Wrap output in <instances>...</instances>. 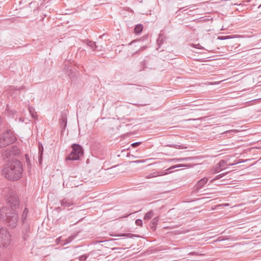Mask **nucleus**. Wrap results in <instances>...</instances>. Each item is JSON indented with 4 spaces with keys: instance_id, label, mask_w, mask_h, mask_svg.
<instances>
[{
    "instance_id": "a211bd4d",
    "label": "nucleus",
    "mask_w": 261,
    "mask_h": 261,
    "mask_svg": "<svg viewBox=\"0 0 261 261\" xmlns=\"http://www.w3.org/2000/svg\"><path fill=\"white\" fill-rule=\"evenodd\" d=\"M87 44L88 46L90 47L93 50H95L97 48V46L95 44V42L93 41L87 40Z\"/></svg>"
},
{
    "instance_id": "9d476101",
    "label": "nucleus",
    "mask_w": 261,
    "mask_h": 261,
    "mask_svg": "<svg viewBox=\"0 0 261 261\" xmlns=\"http://www.w3.org/2000/svg\"><path fill=\"white\" fill-rule=\"evenodd\" d=\"M61 205L64 207H69L73 205V202L71 199L67 198H64L60 201Z\"/></svg>"
},
{
    "instance_id": "473e14b6",
    "label": "nucleus",
    "mask_w": 261,
    "mask_h": 261,
    "mask_svg": "<svg viewBox=\"0 0 261 261\" xmlns=\"http://www.w3.org/2000/svg\"><path fill=\"white\" fill-rule=\"evenodd\" d=\"M191 159V158H180L179 159H178L179 161H187Z\"/></svg>"
},
{
    "instance_id": "e433bc0d",
    "label": "nucleus",
    "mask_w": 261,
    "mask_h": 261,
    "mask_svg": "<svg viewBox=\"0 0 261 261\" xmlns=\"http://www.w3.org/2000/svg\"><path fill=\"white\" fill-rule=\"evenodd\" d=\"M229 205V203H224L222 204H220L219 206H228Z\"/></svg>"
},
{
    "instance_id": "bb28decb",
    "label": "nucleus",
    "mask_w": 261,
    "mask_h": 261,
    "mask_svg": "<svg viewBox=\"0 0 261 261\" xmlns=\"http://www.w3.org/2000/svg\"><path fill=\"white\" fill-rule=\"evenodd\" d=\"M224 174H219L218 175H217L214 179H213L211 181L212 182L214 180H216L217 179H218L221 177H222L223 176Z\"/></svg>"
},
{
    "instance_id": "a878e982",
    "label": "nucleus",
    "mask_w": 261,
    "mask_h": 261,
    "mask_svg": "<svg viewBox=\"0 0 261 261\" xmlns=\"http://www.w3.org/2000/svg\"><path fill=\"white\" fill-rule=\"evenodd\" d=\"M136 224L138 226H141L143 224L142 221L141 219H138L135 221Z\"/></svg>"
},
{
    "instance_id": "6e6552de",
    "label": "nucleus",
    "mask_w": 261,
    "mask_h": 261,
    "mask_svg": "<svg viewBox=\"0 0 261 261\" xmlns=\"http://www.w3.org/2000/svg\"><path fill=\"white\" fill-rule=\"evenodd\" d=\"M19 153V150L14 146L7 148L3 153V156L4 159L8 158L9 156L16 155Z\"/></svg>"
},
{
    "instance_id": "c9c22d12",
    "label": "nucleus",
    "mask_w": 261,
    "mask_h": 261,
    "mask_svg": "<svg viewBox=\"0 0 261 261\" xmlns=\"http://www.w3.org/2000/svg\"><path fill=\"white\" fill-rule=\"evenodd\" d=\"M6 109L8 111V112L9 113H13V112L12 111H10L9 110V106L8 105V104H7V106H6Z\"/></svg>"
},
{
    "instance_id": "7ed1b4c3",
    "label": "nucleus",
    "mask_w": 261,
    "mask_h": 261,
    "mask_svg": "<svg viewBox=\"0 0 261 261\" xmlns=\"http://www.w3.org/2000/svg\"><path fill=\"white\" fill-rule=\"evenodd\" d=\"M16 139V137L13 132L10 129L7 130L0 136V148L14 143Z\"/></svg>"
},
{
    "instance_id": "4468645a",
    "label": "nucleus",
    "mask_w": 261,
    "mask_h": 261,
    "mask_svg": "<svg viewBox=\"0 0 261 261\" xmlns=\"http://www.w3.org/2000/svg\"><path fill=\"white\" fill-rule=\"evenodd\" d=\"M192 167V166H191L190 164H179V165H176L172 166L170 167L169 168L167 169V170H169L170 169H173L175 168H178V167L189 168V167Z\"/></svg>"
},
{
    "instance_id": "5701e85b",
    "label": "nucleus",
    "mask_w": 261,
    "mask_h": 261,
    "mask_svg": "<svg viewBox=\"0 0 261 261\" xmlns=\"http://www.w3.org/2000/svg\"><path fill=\"white\" fill-rule=\"evenodd\" d=\"M43 146H41V147H39V153L40 154L39 161H40V162H41V160H42V153H43Z\"/></svg>"
},
{
    "instance_id": "ea45409f",
    "label": "nucleus",
    "mask_w": 261,
    "mask_h": 261,
    "mask_svg": "<svg viewBox=\"0 0 261 261\" xmlns=\"http://www.w3.org/2000/svg\"><path fill=\"white\" fill-rule=\"evenodd\" d=\"M160 40H161V41L163 40V37L161 35L159 36L158 39V41L159 42Z\"/></svg>"
},
{
    "instance_id": "6ab92c4d",
    "label": "nucleus",
    "mask_w": 261,
    "mask_h": 261,
    "mask_svg": "<svg viewBox=\"0 0 261 261\" xmlns=\"http://www.w3.org/2000/svg\"><path fill=\"white\" fill-rule=\"evenodd\" d=\"M28 213V209L27 208H25L23 210V213H22V216H21V219H22V221L23 223H24L25 220L27 219Z\"/></svg>"
},
{
    "instance_id": "9b49d317",
    "label": "nucleus",
    "mask_w": 261,
    "mask_h": 261,
    "mask_svg": "<svg viewBox=\"0 0 261 261\" xmlns=\"http://www.w3.org/2000/svg\"><path fill=\"white\" fill-rule=\"evenodd\" d=\"M121 123L125 124L126 125H132L135 124V121L133 119H131L128 118L123 117L120 118Z\"/></svg>"
},
{
    "instance_id": "ddd939ff",
    "label": "nucleus",
    "mask_w": 261,
    "mask_h": 261,
    "mask_svg": "<svg viewBox=\"0 0 261 261\" xmlns=\"http://www.w3.org/2000/svg\"><path fill=\"white\" fill-rule=\"evenodd\" d=\"M67 117L66 115H62L61 119H60V123L61 126L63 127L64 129L65 128L67 124Z\"/></svg>"
},
{
    "instance_id": "cd10ccee",
    "label": "nucleus",
    "mask_w": 261,
    "mask_h": 261,
    "mask_svg": "<svg viewBox=\"0 0 261 261\" xmlns=\"http://www.w3.org/2000/svg\"><path fill=\"white\" fill-rule=\"evenodd\" d=\"M117 236H119V237H132L133 236L130 233H122V234L117 235Z\"/></svg>"
},
{
    "instance_id": "0eeeda50",
    "label": "nucleus",
    "mask_w": 261,
    "mask_h": 261,
    "mask_svg": "<svg viewBox=\"0 0 261 261\" xmlns=\"http://www.w3.org/2000/svg\"><path fill=\"white\" fill-rule=\"evenodd\" d=\"M8 202L11 207L12 211L19 207V201L17 196L15 193H12L8 199Z\"/></svg>"
},
{
    "instance_id": "aec40b11",
    "label": "nucleus",
    "mask_w": 261,
    "mask_h": 261,
    "mask_svg": "<svg viewBox=\"0 0 261 261\" xmlns=\"http://www.w3.org/2000/svg\"><path fill=\"white\" fill-rule=\"evenodd\" d=\"M167 170V169H166L165 171H156L157 176H159L165 175L168 174L169 173L172 172L171 171H170L168 172V170Z\"/></svg>"
},
{
    "instance_id": "f8f14e48",
    "label": "nucleus",
    "mask_w": 261,
    "mask_h": 261,
    "mask_svg": "<svg viewBox=\"0 0 261 261\" xmlns=\"http://www.w3.org/2000/svg\"><path fill=\"white\" fill-rule=\"evenodd\" d=\"M159 221L158 217L154 218L151 221L150 226L152 230H154L155 229V226L158 224Z\"/></svg>"
},
{
    "instance_id": "8fccbe9b",
    "label": "nucleus",
    "mask_w": 261,
    "mask_h": 261,
    "mask_svg": "<svg viewBox=\"0 0 261 261\" xmlns=\"http://www.w3.org/2000/svg\"><path fill=\"white\" fill-rule=\"evenodd\" d=\"M25 235L26 234H24V236L23 237V238H24L25 239Z\"/></svg>"
},
{
    "instance_id": "b1692460",
    "label": "nucleus",
    "mask_w": 261,
    "mask_h": 261,
    "mask_svg": "<svg viewBox=\"0 0 261 261\" xmlns=\"http://www.w3.org/2000/svg\"><path fill=\"white\" fill-rule=\"evenodd\" d=\"M188 255H199V256H203L205 255V253H198V252H191L188 254Z\"/></svg>"
},
{
    "instance_id": "f257e3e1",
    "label": "nucleus",
    "mask_w": 261,
    "mask_h": 261,
    "mask_svg": "<svg viewBox=\"0 0 261 261\" xmlns=\"http://www.w3.org/2000/svg\"><path fill=\"white\" fill-rule=\"evenodd\" d=\"M22 165L20 161L15 160L9 162L2 170L3 175L10 180H17L21 177Z\"/></svg>"
},
{
    "instance_id": "2eb2a0df",
    "label": "nucleus",
    "mask_w": 261,
    "mask_h": 261,
    "mask_svg": "<svg viewBox=\"0 0 261 261\" xmlns=\"http://www.w3.org/2000/svg\"><path fill=\"white\" fill-rule=\"evenodd\" d=\"M143 29V27L142 24H137L134 28V32L136 34H139L142 31Z\"/></svg>"
},
{
    "instance_id": "79ce46f5",
    "label": "nucleus",
    "mask_w": 261,
    "mask_h": 261,
    "mask_svg": "<svg viewBox=\"0 0 261 261\" xmlns=\"http://www.w3.org/2000/svg\"><path fill=\"white\" fill-rule=\"evenodd\" d=\"M19 121H21V122H24V118H23L22 117H20L19 118Z\"/></svg>"
},
{
    "instance_id": "4be33fe9",
    "label": "nucleus",
    "mask_w": 261,
    "mask_h": 261,
    "mask_svg": "<svg viewBox=\"0 0 261 261\" xmlns=\"http://www.w3.org/2000/svg\"><path fill=\"white\" fill-rule=\"evenodd\" d=\"M157 176H157L156 172H154L150 173L148 175L146 176L145 178L147 179H148V178H153V177H157Z\"/></svg>"
},
{
    "instance_id": "2f4dec72",
    "label": "nucleus",
    "mask_w": 261,
    "mask_h": 261,
    "mask_svg": "<svg viewBox=\"0 0 261 261\" xmlns=\"http://www.w3.org/2000/svg\"><path fill=\"white\" fill-rule=\"evenodd\" d=\"M146 63H147V61L146 60H144L143 62H141V64H142V65L143 66V69L147 68Z\"/></svg>"
},
{
    "instance_id": "f3484780",
    "label": "nucleus",
    "mask_w": 261,
    "mask_h": 261,
    "mask_svg": "<svg viewBox=\"0 0 261 261\" xmlns=\"http://www.w3.org/2000/svg\"><path fill=\"white\" fill-rule=\"evenodd\" d=\"M76 236V234L71 235V236L69 237L68 238H67L66 240L64 241V243L63 244V245H65L70 243L75 238Z\"/></svg>"
},
{
    "instance_id": "393cba45",
    "label": "nucleus",
    "mask_w": 261,
    "mask_h": 261,
    "mask_svg": "<svg viewBox=\"0 0 261 261\" xmlns=\"http://www.w3.org/2000/svg\"><path fill=\"white\" fill-rule=\"evenodd\" d=\"M230 238H228V237H224V236H220L219 237L218 239H217V241H224V240H228Z\"/></svg>"
},
{
    "instance_id": "412c9836",
    "label": "nucleus",
    "mask_w": 261,
    "mask_h": 261,
    "mask_svg": "<svg viewBox=\"0 0 261 261\" xmlns=\"http://www.w3.org/2000/svg\"><path fill=\"white\" fill-rule=\"evenodd\" d=\"M149 160L150 159H146V160H136V161H130L129 162V164H132V163H136V164L143 163L146 162L147 161Z\"/></svg>"
},
{
    "instance_id": "423d86ee",
    "label": "nucleus",
    "mask_w": 261,
    "mask_h": 261,
    "mask_svg": "<svg viewBox=\"0 0 261 261\" xmlns=\"http://www.w3.org/2000/svg\"><path fill=\"white\" fill-rule=\"evenodd\" d=\"M20 93V91L18 89H15L13 86H10L9 88L8 91L7 90L5 91L3 93V94L0 96V101L1 103H2V101L7 96L8 94L10 96L13 97L14 98L16 97V95Z\"/></svg>"
},
{
    "instance_id": "c756f323",
    "label": "nucleus",
    "mask_w": 261,
    "mask_h": 261,
    "mask_svg": "<svg viewBox=\"0 0 261 261\" xmlns=\"http://www.w3.org/2000/svg\"><path fill=\"white\" fill-rule=\"evenodd\" d=\"M192 46L196 48L204 49V48L202 46H201L199 44H193Z\"/></svg>"
},
{
    "instance_id": "20e7f679",
    "label": "nucleus",
    "mask_w": 261,
    "mask_h": 261,
    "mask_svg": "<svg viewBox=\"0 0 261 261\" xmlns=\"http://www.w3.org/2000/svg\"><path fill=\"white\" fill-rule=\"evenodd\" d=\"M72 151L66 158V160L75 161L80 159L83 155V148L79 144H74L72 146Z\"/></svg>"
},
{
    "instance_id": "49530a36",
    "label": "nucleus",
    "mask_w": 261,
    "mask_h": 261,
    "mask_svg": "<svg viewBox=\"0 0 261 261\" xmlns=\"http://www.w3.org/2000/svg\"><path fill=\"white\" fill-rule=\"evenodd\" d=\"M135 42H136V41H135V40H134V41H132V42L129 43V45L132 44H133V43H134Z\"/></svg>"
},
{
    "instance_id": "37998d69",
    "label": "nucleus",
    "mask_w": 261,
    "mask_h": 261,
    "mask_svg": "<svg viewBox=\"0 0 261 261\" xmlns=\"http://www.w3.org/2000/svg\"><path fill=\"white\" fill-rule=\"evenodd\" d=\"M224 163V161H220V162H219V165H220V166H221V164Z\"/></svg>"
},
{
    "instance_id": "58836bf2",
    "label": "nucleus",
    "mask_w": 261,
    "mask_h": 261,
    "mask_svg": "<svg viewBox=\"0 0 261 261\" xmlns=\"http://www.w3.org/2000/svg\"><path fill=\"white\" fill-rule=\"evenodd\" d=\"M33 109H31V108H29V111H30V114H34V111H33Z\"/></svg>"
},
{
    "instance_id": "dca6fc26",
    "label": "nucleus",
    "mask_w": 261,
    "mask_h": 261,
    "mask_svg": "<svg viewBox=\"0 0 261 261\" xmlns=\"http://www.w3.org/2000/svg\"><path fill=\"white\" fill-rule=\"evenodd\" d=\"M153 216V212L152 210H150L145 215L144 219L145 220H148L150 219Z\"/></svg>"
},
{
    "instance_id": "de8ad7c7",
    "label": "nucleus",
    "mask_w": 261,
    "mask_h": 261,
    "mask_svg": "<svg viewBox=\"0 0 261 261\" xmlns=\"http://www.w3.org/2000/svg\"><path fill=\"white\" fill-rule=\"evenodd\" d=\"M230 148H229V149H230ZM226 149H228V148H223L222 149V150H226Z\"/></svg>"
},
{
    "instance_id": "4c0bfd02",
    "label": "nucleus",
    "mask_w": 261,
    "mask_h": 261,
    "mask_svg": "<svg viewBox=\"0 0 261 261\" xmlns=\"http://www.w3.org/2000/svg\"><path fill=\"white\" fill-rule=\"evenodd\" d=\"M234 132V133H237V132H238V130H237V129H231L230 130L228 131V132ZM226 132L227 133V132Z\"/></svg>"
},
{
    "instance_id": "a18cd8bd",
    "label": "nucleus",
    "mask_w": 261,
    "mask_h": 261,
    "mask_svg": "<svg viewBox=\"0 0 261 261\" xmlns=\"http://www.w3.org/2000/svg\"><path fill=\"white\" fill-rule=\"evenodd\" d=\"M177 146H179L177 145H173L172 147L176 148H178Z\"/></svg>"
},
{
    "instance_id": "a19ab883",
    "label": "nucleus",
    "mask_w": 261,
    "mask_h": 261,
    "mask_svg": "<svg viewBox=\"0 0 261 261\" xmlns=\"http://www.w3.org/2000/svg\"><path fill=\"white\" fill-rule=\"evenodd\" d=\"M31 118H33V119H36V117H37V115H30Z\"/></svg>"
},
{
    "instance_id": "c85d7f7f",
    "label": "nucleus",
    "mask_w": 261,
    "mask_h": 261,
    "mask_svg": "<svg viewBox=\"0 0 261 261\" xmlns=\"http://www.w3.org/2000/svg\"><path fill=\"white\" fill-rule=\"evenodd\" d=\"M141 144V142H135V143H132L131 145L133 147H137L139 145H140Z\"/></svg>"
},
{
    "instance_id": "f704fd0d",
    "label": "nucleus",
    "mask_w": 261,
    "mask_h": 261,
    "mask_svg": "<svg viewBox=\"0 0 261 261\" xmlns=\"http://www.w3.org/2000/svg\"><path fill=\"white\" fill-rule=\"evenodd\" d=\"M23 225H24L25 227V233H27V232H29V230H30V228H29V226L26 224H24V223H23Z\"/></svg>"
},
{
    "instance_id": "72a5a7b5",
    "label": "nucleus",
    "mask_w": 261,
    "mask_h": 261,
    "mask_svg": "<svg viewBox=\"0 0 261 261\" xmlns=\"http://www.w3.org/2000/svg\"><path fill=\"white\" fill-rule=\"evenodd\" d=\"M61 241V237H60L58 238L56 240V243L57 244H60Z\"/></svg>"
},
{
    "instance_id": "39448f33",
    "label": "nucleus",
    "mask_w": 261,
    "mask_h": 261,
    "mask_svg": "<svg viewBox=\"0 0 261 261\" xmlns=\"http://www.w3.org/2000/svg\"><path fill=\"white\" fill-rule=\"evenodd\" d=\"M11 235L6 227H0V247H7L10 244Z\"/></svg>"
},
{
    "instance_id": "7c9ffc66",
    "label": "nucleus",
    "mask_w": 261,
    "mask_h": 261,
    "mask_svg": "<svg viewBox=\"0 0 261 261\" xmlns=\"http://www.w3.org/2000/svg\"><path fill=\"white\" fill-rule=\"evenodd\" d=\"M87 256L86 255H82L80 257L79 259L81 261H85L86 260Z\"/></svg>"
},
{
    "instance_id": "1a4fd4ad",
    "label": "nucleus",
    "mask_w": 261,
    "mask_h": 261,
    "mask_svg": "<svg viewBox=\"0 0 261 261\" xmlns=\"http://www.w3.org/2000/svg\"><path fill=\"white\" fill-rule=\"evenodd\" d=\"M207 181L208 178L206 177H204L200 179L194 186L195 190L196 191H198L204 187Z\"/></svg>"
},
{
    "instance_id": "3c124183",
    "label": "nucleus",
    "mask_w": 261,
    "mask_h": 261,
    "mask_svg": "<svg viewBox=\"0 0 261 261\" xmlns=\"http://www.w3.org/2000/svg\"><path fill=\"white\" fill-rule=\"evenodd\" d=\"M216 172H219V170H216Z\"/></svg>"
},
{
    "instance_id": "f03ea898",
    "label": "nucleus",
    "mask_w": 261,
    "mask_h": 261,
    "mask_svg": "<svg viewBox=\"0 0 261 261\" xmlns=\"http://www.w3.org/2000/svg\"><path fill=\"white\" fill-rule=\"evenodd\" d=\"M1 219L7 223L9 227H15L18 221V215L10 208L3 207L0 210Z\"/></svg>"
},
{
    "instance_id": "09e8293b",
    "label": "nucleus",
    "mask_w": 261,
    "mask_h": 261,
    "mask_svg": "<svg viewBox=\"0 0 261 261\" xmlns=\"http://www.w3.org/2000/svg\"><path fill=\"white\" fill-rule=\"evenodd\" d=\"M184 8V7L180 8L179 11H180L181 10L183 9Z\"/></svg>"
},
{
    "instance_id": "c03bdc74",
    "label": "nucleus",
    "mask_w": 261,
    "mask_h": 261,
    "mask_svg": "<svg viewBox=\"0 0 261 261\" xmlns=\"http://www.w3.org/2000/svg\"><path fill=\"white\" fill-rule=\"evenodd\" d=\"M25 158H26L27 162H29L28 155H25Z\"/></svg>"
}]
</instances>
